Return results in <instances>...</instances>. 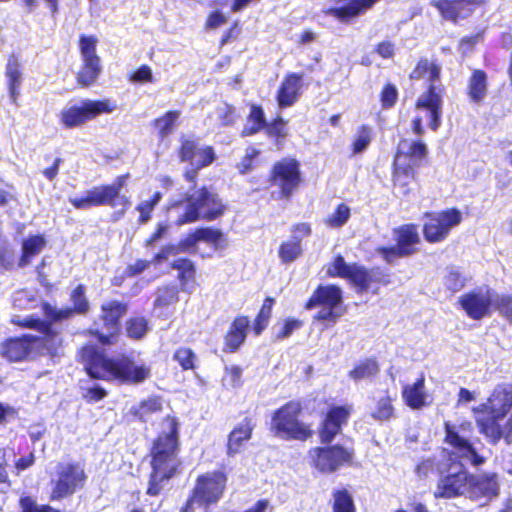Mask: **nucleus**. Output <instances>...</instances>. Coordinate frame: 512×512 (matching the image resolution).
Returning a JSON list of instances; mask_svg holds the SVG:
<instances>
[{
	"label": "nucleus",
	"mask_w": 512,
	"mask_h": 512,
	"mask_svg": "<svg viewBox=\"0 0 512 512\" xmlns=\"http://www.w3.org/2000/svg\"><path fill=\"white\" fill-rule=\"evenodd\" d=\"M445 443L451 447V460L458 461L459 468L451 467L446 475H442L434 490L435 498L451 499L466 495L468 492L469 474L464 469L466 465L479 466L484 463L472 443L469 435L473 431L470 421L460 424L445 423Z\"/></svg>",
	"instance_id": "f257e3e1"
},
{
	"label": "nucleus",
	"mask_w": 512,
	"mask_h": 512,
	"mask_svg": "<svg viewBox=\"0 0 512 512\" xmlns=\"http://www.w3.org/2000/svg\"><path fill=\"white\" fill-rule=\"evenodd\" d=\"M178 452V422L175 417L167 416L161 423L160 432L151 449L152 472L147 489L149 495H158L164 483L174 476L181 465Z\"/></svg>",
	"instance_id": "f03ea898"
},
{
	"label": "nucleus",
	"mask_w": 512,
	"mask_h": 512,
	"mask_svg": "<svg viewBox=\"0 0 512 512\" xmlns=\"http://www.w3.org/2000/svg\"><path fill=\"white\" fill-rule=\"evenodd\" d=\"M80 357L88 374L95 379L140 384L151 376L148 364L135 362L128 357L109 359L92 345L83 347Z\"/></svg>",
	"instance_id": "7ed1b4c3"
},
{
	"label": "nucleus",
	"mask_w": 512,
	"mask_h": 512,
	"mask_svg": "<svg viewBox=\"0 0 512 512\" xmlns=\"http://www.w3.org/2000/svg\"><path fill=\"white\" fill-rule=\"evenodd\" d=\"M440 67L428 60H420L416 68L411 73L412 79H426L430 82L428 90L423 93L416 102V107L425 116L430 119L429 126L432 130H437L440 126V117L442 111V96L433 84L439 79Z\"/></svg>",
	"instance_id": "20e7f679"
},
{
	"label": "nucleus",
	"mask_w": 512,
	"mask_h": 512,
	"mask_svg": "<svg viewBox=\"0 0 512 512\" xmlns=\"http://www.w3.org/2000/svg\"><path fill=\"white\" fill-rule=\"evenodd\" d=\"M128 175L118 176L110 185L95 186L87 190L81 197H70L69 202L79 210H86L92 206H110L117 204L127 208L130 201L126 196H120L122 188L126 185Z\"/></svg>",
	"instance_id": "39448f33"
},
{
	"label": "nucleus",
	"mask_w": 512,
	"mask_h": 512,
	"mask_svg": "<svg viewBox=\"0 0 512 512\" xmlns=\"http://www.w3.org/2000/svg\"><path fill=\"white\" fill-rule=\"evenodd\" d=\"M224 206L217 195L206 188L195 190L186 199L185 212L176 221L177 225L192 223L199 218L212 220L223 213Z\"/></svg>",
	"instance_id": "423d86ee"
},
{
	"label": "nucleus",
	"mask_w": 512,
	"mask_h": 512,
	"mask_svg": "<svg viewBox=\"0 0 512 512\" xmlns=\"http://www.w3.org/2000/svg\"><path fill=\"white\" fill-rule=\"evenodd\" d=\"M301 410L299 402L290 401L274 412L271 429L277 437L286 440H305L311 436L309 428L298 419Z\"/></svg>",
	"instance_id": "0eeeda50"
},
{
	"label": "nucleus",
	"mask_w": 512,
	"mask_h": 512,
	"mask_svg": "<svg viewBox=\"0 0 512 512\" xmlns=\"http://www.w3.org/2000/svg\"><path fill=\"white\" fill-rule=\"evenodd\" d=\"M199 242H205L209 244L215 251H222L228 246V241L220 230L212 228H200L187 235V237L183 239L178 246L169 245L164 247L154 256L153 262L160 263L167 260L170 256L178 254L179 252L195 251L196 245Z\"/></svg>",
	"instance_id": "6e6552de"
},
{
	"label": "nucleus",
	"mask_w": 512,
	"mask_h": 512,
	"mask_svg": "<svg viewBox=\"0 0 512 512\" xmlns=\"http://www.w3.org/2000/svg\"><path fill=\"white\" fill-rule=\"evenodd\" d=\"M116 104L109 99L84 100L80 105L63 109L60 113V122L65 128H74L83 125L101 114L112 113Z\"/></svg>",
	"instance_id": "1a4fd4ad"
},
{
	"label": "nucleus",
	"mask_w": 512,
	"mask_h": 512,
	"mask_svg": "<svg viewBox=\"0 0 512 512\" xmlns=\"http://www.w3.org/2000/svg\"><path fill=\"white\" fill-rule=\"evenodd\" d=\"M461 221L462 214L456 208L427 213L423 224L424 237L430 243L442 242Z\"/></svg>",
	"instance_id": "9d476101"
},
{
	"label": "nucleus",
	"mask_w": 512,
	"mask_h": 512,
	"mask_svg": "<svg viewBox=\"0 0 512 512\" xmlns=\"http://www.w3.org/2000/svg\"><path fill=\"white\" fill-rule=\"evenodd\" d=\"M327 274L349 280L360 291H365L371 283L380 281L382 275L378 269L367 270L357 264H347L342 256H337L328 266Z\"/></svg>",
	"instance_id": "9b49d317"
},
{
	"label": "nucleus",
	"mask_w": 512,
	"mask_h": 512,
	"mask_svg": "<svg viewBox=\"0 0 512 512\" xmlns=\"http://www.w3.org/2000/svg\"><path fill=\"white\" fill-rule=\"evenodd\" d=\"M85 480L86 474L82 465L70 462L59 463L51 499L60 500L72 495L77 489L83 487Z\"/></svg>",
	"instance_id": "f8f14e48"
},
{
	"label": "nucleus",
	"mask_w": 512,
	"mask_h": 512,
	"mask_svg": "<svg viewBox=\"0 0 512 512\" xmlns=\"http://www.w3.org/2000/svg\"><path fill=\"white\" fill-rule=\"evenodd\" d=\"M226 481V475L220 471L199 476L189 502L198 504L199 507L218 502L224 492Z\"/></svg>",
	"instance_id": "ddd939ff"
},
{
	"label": "nucleus",
	"mask_w": 512,
	"mask_h": 512,
	"mask_svg": "<svg viewBox=\"0 0 512 512\" xmlns=\"http://www.w3.org/2000/svg\"><path fill=\"white\" fill-rule=\"evenodd\" d=\"M497 296L491 288L482 286L461 295L458 303L469 318L480 320L490 314Z\"/></svg>",
	"instance_id": "4468645a"
},
{
	"label": "nucleus",
	"mask_w": 512,
	"mask_h": 512,
	"mask_svg": "<svg viewBox=\"0 0 512 512\" xmlns=\"http://www.w3.org/2000/svg\"><path fill=\"white\" fill-rule=\"evenodd\" d=\"M309 455L312 465L322 473H332L353 459L352 451L338 445L313 448Z\"/></svg>",
	"instance_id": "2eb2a0df"
},
{
	"label": "nucleus",
	"mask_w": 512,
	"mask_h": 512,
	"mask_svg": "<svg viewBox=\"0 0 512 512\" xmlns=\"http://www.w3.org/2000/svg\"><path fill=\"white\" fill-rule=\"evenodd\" d=\"M12 323L19 326L34 328L42 334L41 337L30 335L33 350L41 349L42 353L50 355L57 354L61 344V339L47 324L36 318L27 317L21 319L19 316L14 317L12 319Z\"/></svg>",
	"instance_id": "dca6fc26"
},
{
	"label": "nucleus",
	"mask_w": 512,
	"mask_h": 512,
	"mask_svg": "<svg viewBox=\"0 0 512 512\" xmlns=\"http://www.w3.org/2000/svg\"><path fill=\"white\" fill-rule=\"evenodd\" d=\"M397 244L392 247H379L377 252L390 264L397 259L414 253V246L419 242L417 228L414 225H406L396 231Z\"/></svg>",
	"instance_id": "f3484780"
},
{
	"label": "nucleus",
	"mask_w": 512,
	"mask_h": 512,
	"mask_svg": "<svg viewBox=\"0 0 512 512\" xmlns=\"http://www.w3.org/2000/svg\"><path fill=\"white\" fill-rule=\"evenodd\" d=\"M474 415L479 432L491 443L495 444L501 438H508L512 434V416L501 424L506 415H500L497 412H479Z\"/></svg>",
	"instance_id": "a211bd4d"
},
{
	"label": "nucleus",
	"mask_w": 512,
	"mask_h": 512,
	"mask_svg": "<svg viewBox=\"0 0 512 512\" xmlns=\"http://www.w3.org/2000/svg\"><path fill=\"white\" fill-rule=\"evenodd\" d=\"M101 319L104 323L102 330H96L98 340L101 344L106 345L112 343L111 339L117 335L119 331V319L125 314L127 308L124 304L112 300L107 301L101 306Z\"/></svg>",
	"instance_id": "6ab92c4d"
},
{
	"label": "nucleus",
	"mask_w": 512,
	"mask_h": 512,
	"mask_svg": "<svg viewBox=\"0 0 512 512\" xmlns=\"http://www.w3.org/2000/svg\"><path fill=\"white\" fill-rule=\"evenodd\" d=\"M299 181V170L296 161L284 160L274 166L273 183L280 187L282 197H290Z\"/></svg>",
	"instance_id": "aec40b11"
},
{
	"label": "nucleus",
	"mask_w": 512,
	"mask_h": 512,
	"mask_svg": "<svg viewBox=\"0 0 512 512\" xmlns=\"http://www.w3.org/2000/svg\"><path fill=\"white\" fill-rule=\"evenodd\" d=\"M512 408V384H500L496 386L486 403H482L472 409L473 414L479 412L500 413L507 415Z\"/></svg>",
	"instance_id": "412c9836"
},
{
	"label": "nucleus",
	"mask_w": 512,
	"mask_h": 512,
	"mask_svg": "<svg viewBox=\"0 0 512 512\" xmlns=\"http://www.w3.org/2000/svg\"><path fill=\"white\" fill-rule=\"evenodd\" d=\"M482 0H434L435 6L446 20L457 22L459 19L469 17Z\"/></svg>",
	"instance_id": "4be33fe9"
},
{
	"label": "nucleus",
	"mask_w": 512,
	"mask_h": 512,
	"mask_svg": "<svg viewBox=\"0 0 512 512\" xmlns=\"http://www.w3.org/2000/svg\"><path fill=\"white\" fill-rule=\"evenodd\" d=\"M352 410L351 405L330 408L319 432L322 442L329 443L340 433L342 425L347 422Z\"/></svg>",
	"instance_id": "5701e85b"
},
{
	"label": "nucleus",
	"mask_w": 512,
	"mask_h": 512,
	"mask_svg": "<svg viewBox=\"0 0 512 512\" xmlns=\"http://www.w3.org/2000/svg\"><path fill=\"white\" fill-rule=\"evenodd\" d=\"M180 158L199 170L214 161L215 153L212 147H199L196 141L187 138L182 140Z\"/></svg>",
	"instance_id": "b1692460"
},
{
	"label": "nucleus",
	"mask_w": 512,
	"mask_h": 512,
	"mask_svg": "<svg viewBox=\"0 0 512 512\" xmlns=\"http://www.w3.org/2000/svg\"><path fill=\"white\" fill-rule=\"evenodd\" d=\"M402 399L413 410H421L432 404V397L425 386V376L422 373L414 383L404 384L402 387Z\"/></svg>",
	"instance_id": "393cba45"
},
{
	"label": "nucleus",
	"mask_w": 512,
	"mask_h": 512,
	"mask_svg": "<svg viewBox=\"0 0 512 512\" xmlns=\"http://www.w3.org/2000/svg\"><path fill=\"white\" fill-rule=\"evenodd\" d=\"M499 492V484L495 474L470 475L467 497L474 500L485 498L491 500Z\"/></svg>",
	"instance_id": "a878e982"
},
{
	"label": "nucleus",
	"mask_w": 512,
	"mask_h": 512,
	"mask_svg": "<svg viewBox=\"0 0 512 512\" xmlns=\"http://www.w3.org/2000/svg\"><path fill=\"white\" fill-rule=\"evenodd\" d=\"M426 155L427 147L422 141L403 139L398 144L394 164L400 167L403 165H411L415 168Z\"/></svg>",
	"instance_id": "bb28decb"
},
{
	"label": "nucleus",
	"mask_w": 512,
	"mask_h": 512,
	"mask_svg": "<svg viewBox=\"0 0 512 512\" xmlns=\"http://www.w3.org/2000/svg\"><path fill=\"white\" fill-rule=\"evenodd\" d=\"M303 85V74L288 73L277 91L276 99L279 107L287 108L294 105L301 95Z\"/></svg>",
	"instance_id": "cd10ccee"
},
{
	"label": "nucleus",
	"mask_w": 512,
	"mask_h": 512,
	"mask_svg": "<svg viewBox=\"0 0 512 512\" xmlns=\"http://www.w3.org/2000/svg\"><path fill=\"white\" fill-rule=\"evenodd\" d=\"M33 350L30 335L20 338H12L1 346V354L9 361H21Z\"/></svg>",
	"instance_id": "c85d7f7f"
},
{
	"label": "nucleus",
	"mask_w": 512,
	"mask_h": 512,
	"mask_svg": "<svg viewBox=\"0 0 512 512\" xmlns=\"http://www.w3.org/2000/svg\"><path fill=\"white\" fill-rule=\"evenodd\" d=\"M342 302L341 289L334 286H320L306 303V309L310 310L318 305H327L329 307H336Z\"/></svg>",
	"instance_id": "c756f323"
},
{
	"label": "nucleus",
	"mask_w": 512,
	"mask_h": 512,
	"mask_svg": "<svg viewBox=\"0 0 512 512\" xmlns=\"http://www.w3.org/2000/svg\"><path fill=\"white\" fill-rule=\"evenodd\" d=\"M5 75L10 99L13 103H16L23 82V68L16 56L11 55L8 58Z\"/></svg>",
	"instance_id": "7c9ffc66"
},
{
	"label": "nucleus",
	"mask_w": 512,
	"mask_h": 512,
	"mask_svg": "<svg viewBox=\"0 0 512 512\" xmlns=\"http://www.w3.org/2000/svg\"><path fill=\"white\" fill-rule=\"evenodd\" d=\"M249 319L246 316H238L232 322L225 336V351L235 352L245 341Z\"/></svg>",
	"instance_id": "2f4dec72"
},
{
	"label": "nucleus",
	"mask_w": 512,
	"mask_h": 512,
	"mask_svg": "<svg viewBox=\"0 0 512 512\" xmlns=\"http://www.w3.org/2000/svg\"><path fill=\"white\" fill-rule=\"evenodd\" d=\"M253 429L254 424L251 419L245 418L231 431L227 444L229 456H234L240 452L243 444L251 438Z\"/></svg>",
	"instance_id": "473e14b6"
},
{
	"label": "nucleus",
	"mask_w": 512,
	"mask_h": 512,
	"mask_svg": "<svg viewBox=\"0 0 512 512\" xmlns=\"http://www.w3.org/2000/svg\"><path fill=\"white\" fill-rule=\"evenodd\" d=\"M378 0H343L340 7L331 8L327 13L339 20H346L369 9Z\"/></svg>",
	"instance_id": "72a5a7b5"
},
{
	"label": "nucleus",
	"mask_w": 512,
	"mask_h": 512,
	"mask_svg": "<svg viewBox=\"0 0 512 512\" xmlns=\"http://www.w3.org/2000/svg\"><path fill=\"white\" fill-rule=\"evenodd\" d=\"M163 410V400L161 397L152 396L142 400L139 404L131 408V413L141 421H148L153 414Z\"/></svg>",
	"instance_id": "f704fd0d"
},
{
	"label": "nucleus",
	"mask_w": 512,
	"mask_h": 512,
	"mask_svg": "<svg viewBox=\"0 0 512 512\" xmlns=\"http://www.w3.org/2000/svg\"><path fill=\"white\" fill-rule=\"evenodd\" d=\"M414 179V168L411 165H395L394 164V186L402 195H408L410 192V184Z\"/></svg>",
	"instance_id": "c9c22d12"
},
{
	"label": "nucleus",
	"mask_w": 512,
	"mask_h": 512,
	"mask_svg": "<svg viewBox=\"0 0 512 512\" xmlns=\"http://www.w3.org/2000/svg\"><path fill=\"white\" fill-rule=\"evenodd\" d=\"M371 416L376 421H389L395 416V408L393 406V399L385 392L384 395L379 397L375 406L371 411Z\"/></svg>",
	"instance_id": "e433bc0d"
},
{
	"label": "nucleus",
	"mask_w": 512,
	"mask_h": 512,
	"mask_svg": "<svg viewBox=\"0 0 512 512\" xmlns=\"http://www.w3.org/2000/svg\"><path fill=\"white\" fill-rule=\"evenodd\" d=\"M46 245V240L42 235L30 236L23 241V254L19 261L20 267H25L30 258L39 254Z\"/></svg>",
	"instance_id": "4c0bfd02"
},
{
	"label": "nucleus",
	"mask_w": 512,
	"mask_h": 512,
	"mask_svg": "<svg viewBox=\"0 0 512 512\" xmlns=\"http://www.w3.org/2000/svg\"><path fill=\"white\" fill-rule=\"evenodd\" d=\"M101 61H82L81 68L77 74L78 83L88 87L92 85L101 73Z\"/></svg>",
	"instance_id": "58836bf2"
},
{
	"label": "nucleus",
	"mask_w": 512,
	"mask_h": 512,
	"mask_svg": "<svg viewBox=\"0 0 512 512\" xmlns=\"http://www.w3.org/2000/svg\"><path fill=\"white\" fill-rule=\"evenodd\" d=\"M469 97L474 102L481 101L487 92V75L482 70H475L469 80Z\"/></svg>",
	"instance_id": "ea45409f"
},
{
	"label": "nucleus",
	"mask_w": 512,
	"mask_h": 512,
	"mask_svg": "<svg viewBox=\"0 0 512 512\" xmlns=\"http://www.w3.org/2000/svg\"><path fill=\"white\" fill-rule=\"evenodd\" d=\"M379 373V366L376 360L366 359L355 366L349 372V377L354 381L372 379Z\"/></svg>",
	"instance_id": "a19ab883"
},
{
	"label": "nucleus",
	"mask_w": 512,
	"mask_h": 512,
	"mask_svg": "<svg viewBox=\"0 0 512 512\" xmlns=\"http://www.w3.org/2000/svg\"><path fill=\"white\" fill-rule=\"evenodd\" d=\"M471 278L465 275L459 268H448L443 279L444 286L451 292L460 291Z\"/></svg>",
	"instance_id": "79ce46f5"
},
{
	"label": "nucleus",
	"mask_w": 512,
	"mask_h": 512,
	"mask_svg": "<svg viewBox=\"0 0 512 512\" xmlns=\"http://www.w3.org/2000/svg\"><path fill=\"white\" fill-rule=\"evenodd\" d=\"M265 125L264 112L261 107L253 105L242 130V136H251L259 132Z\"/></svg>",
	"instance_id": "37998d69"
},
{
	"label": "nucleus",
	"mask_w": 512,
	"mask_h": 512,
	"mask_svg": "<svg viewBox=\"0 0 512 512\" xmlns=\"http://www.w3.org/2000/svg\"><path fill=\"white\" fill-rule=\"evenodd\" d=\"M302 252L301 243L297 240L289 239L280 245L278 256L282 263L289 264L296 261L302 255Z\"/></svg>",
	"instance_id": "c03bdc74"
},
{
	"label": "nucleus",
	"mask_w": 512,
	"mask_h": 512,
	"mask_svg": "<svg viewBox=\"0 0 512 512\" xmlns=\"http://www.w3.org/2000/svg\"><path fill=\"white\" fill-rule=\"evenodd\" d=\"M98 44V38L93 35H82L79 39V50L81 55V61H101L97 55L96 47Z\"/></svg>",
	"instance_id": "a18cd8bd"
},
{
	"label": "nucleus",
	"mask_w": 512,
	"mask_h": 512,
	"mask_svg": "<svg viewBox=\"0 0 512 512\" xmlns=\"http://www.w3.org/2000/svg\"><path fill=\"white\" fill-rule=\"evenodd\" d=\"M162 198L161 192H155L148 200H142L137 206L136 210L139 212V222L145 224L151 219V214L155 206Z\"/></svg>",
	"instance_id": "49530a36"
},
{
	"label": "nucleus",
	"mask_w": 512,
	"mask_h": 512,
	"mask_svg": "<svg viewBox=\"0 0 512 512\" xmlns=\"http://www.w3.org/2000/svg\"><path fill=\"white\" fill-rule=\"evenodd\" d=\"M334 503L333 510L334 512H355V506L350 493L345 490H336L333 493Z\"/></svg>",
	"instance_id": "de8ad7c7"
},
{
	"label": "nucleus",
	"mask_w": 512,
	"mask_h": 512,
	"mask_svg": "<svg viewBox=\"0 0 512 512\" xmlns=\"http://www.w3.org/2000/svg\"><path fill=\"white\" fill-rule=\"evenodd\" d=\"M303 326V322L296 318H287L282 322H278L274 326L275 336L277 339H285L291 336V334L300 329Z\"/></svg>",
	"instance_id": "09e8293b"
},
{
	"label": "nucleus",
	"mask_w": 512,
	"mask_h": 512,
	"mask_svg": "<svg viewBox=\"0 0 512 512\" xmlns=\"http://www.w3.org/2000/svg\"><path fill=\"white\" fill-rule=\"evenodd\" d=\"M273 303L274 300L272 298H266L264 300L254 323V332L256 335L261 334V332L266 328L271 317Z\"/></svg>",
	"instance_id": "8fccbe9b"
},
{
	"label": "nucleus",
	"mask_w": 512,
	"mask_h": 512,
	"mask_svg": "<svg viewBox=\"0 0 512 512\" xmlns=\"http://www.w3.org/2000/svg\"><path fill=\"white\" fill-rule=\"evenodd\" d=\"M148 329V322L144 317H134L126 323L127 335L133 339H141L146 335Z\"/></svg>",
	"instance_id": "3c124183"
},
{
	"label": "nucleus",
	"mask_w": 512,
	"mask_h": 512,
	"mask_svg": "<svg viewBox=\"0 0 512 512\" xmlns=\"http://www.w3.org/2000/svg\"><path fill=\"white\" fill-rule=\"evenodd\" d=\"M179 118L178 111H169L164 116L156 119L155 125L159 131L160 137L163 139L168 136Z\"/></svg>",
	"instance_id": "603ef678"
},
{
	"label": "nucleus",
	"mask_w": 512,
	"mask_h": 512,
	"mask_svg": "<svg viewBox=\"0 0 512 512\" xmlns=\"http://www.w3.org/2000/svg\"><path fill=\"white\" fill-rule=\"evenodd\" d=\"M349 217L350 208L345 204H340L335 212L326 218L325 223L332 228H339L348 221Z\"/></svg>",
	"instance_id": "864d4df0"
},
{
	"label": "nucleus",
	"mask_w": 512,
	"mask_h": 512,
	"mask_svg": "<svg viewBox=\"0 0 512 512\" xmlns=\"http://www.w3.org/2000/svg\"><path fill=\"white\" fill-rule=\"evenodd\" d=\"M372 140V129L368 126H362L356 133L353 141V152L355 154L363 152Z\"/></svg>",
	"instance_id": "5fc2aeb1"
},
{
	"label": "nucleus",
	"mask_w": 512,
	"mask_h": 512,
	"mask_svg": "<svg viewBox=\"0 0 512 512\" xmlns=\"http://www.w3.org/2000/svg\"><path fill=\"white\" fill-rule=\"evenodd\" d=\"M178 301V291L175 287H164L158 290L155 300L156 307H168Z\"/></svg>",
	"instance_id": "6e6d98bb"
},
{
	"label": "nucleus",
	"mask_w": 512,
	"mask_h": 512,
	"mask_svg": "<svg viewBox=\"0 0 512 512\" xmlns=\"http://www.w3.org/2000/svg\"><path fill=\"white\" fill-rule=\"evenodd\" d=\"M71 300L74 304V310L78 313L88 311L89 303L85 297V289L83 285H78L71 294Z\"/></svg>",
	"instance_id": "4d7b16f0"
},
{
	"label": "nucleus",
	"mask_w": 512,
	"mask_h": 512,
	"mask_svg": "<svg viewBox=\"0 0 512 512\" xmlns=\"http://www.w3.org/2000/svg\"><path fill=\"white\" fill-rule=\"evenodd\" d=\"M495 308L499 313L512 322V295H499L495 300Z\"/></svg>",
	"instance_id": "13d9d810"
},
{
	"label": "nucleus",
	"mask_w": 512,
	"mask_h": 512,
	"mask_svg": "<svg viewBox=\"0 0 512 512\" xmlns=\"http://www.w3.org/2000/svg\"><path fill=\"white\" fill-rule=\"evenodd\" d=\"M216 113L222 124L226 126L233 124L237 118L235 108L227 103L220 104Z\"/></svg>",
	"instance_id": "bf43d9fd"
},
{
	"label": "nucleus",
	"mask_w": 512,
	"mask_h": 512,
	"mask_svg": "<svg viewBox=\"0 0 512 512\" xmlns=\"http://www.w3.org/2000/svg\"><path fill=\"white\" fill-rule=\"evenodd\" d=\"M174 358L184 370L192 369L194 367V354L188 348L178 349Z\"/></svg>",
	"instance_id": "052dcab7"
},
{
	"label": "nucleus",
	"mask_w": 512,
	"mask_h": 512,
	"mask_svg": "<svg viewBox=\"0 0 512 512\" xmlns=\"http://www.w3.org/2000/svg\"><path fill=\"white\" fill-rule=\"evenodd\" d=\"M173 268L179 271V279L184 280L185 273H188V278H194V266L189 259H178L174 261Z\"/></svg>",
	"instance_id": "680f3d73"
},
{
	"label": "nucleus",
	"mask_w": 512,
	"mask_h": 512,
	"mask_svg": "<svg viewBox=\"0 0 512 512\" xmlns=\"http://www.w3.org/2000/svg\"><path fill=\"white\" fill-rule=\"evenodd\" d=\"M398 97L397 89L392 84H387L381 93V102L384 108L392 107Z\"/></svg>",
	"instance_id": "e2e57ef3"
},
{
	"label": "nucleus",
	"mask_w": 512,
	"mask_h": 512,
	"mask_svg": "<svg viewBox=\"0 0 512 512\" xmlns=\"http://www.w3.org/2000/svg\"><path fill=\"white\" fill-rule=\"evenodd\" d=\"M259 155V151L253 147H249L246 150L245 156L238 164L240 173L245 174L252 168L254 159Z\"/></svg>",
	"instance_id": "0e129e2a"
},
{
	"label": "nucleus",
	"mask_w": 512,
	"mask_h": 512,
	"mask_svg": "<svg viewBox=\"0 0 512 512\" xmlns=\"http://www.w3.org/2000/svg\"><path fill=\"white\" fill-rule=\"evenodd\" d=\"M130 81L140 83L153 82V74L151 68L147 65L141 66L130 76Z\"/></svg>",
	"instance_id": "69168bd1"
},
{
	"label": "nucleus",
	"mask_w": 512,
	"mask_h": 512,
	"mask_svg": "<svg viewBox=\"0 0 512 512\" xmlns=\"http://www.w3.org/2000/svg\"><path fill=\"white\" fill-rule=\"evenodd\" d=\"M227 20L228 17L225 16L223 13H221L220 11H214L211 14H209L205 23V29H216L225 24Z\"/></svg>",
	"instance_id": "338daca9"
},
{
	"label": "nucleus",
	"mask_w": 512,
	"mask_h": 512,
	"mask_svg": "<svg viewBox=\"0 0 512 512\" xmlns=\"http://www.w3.org/2000/svg\"><path fill=\"white\" fill-rule=\"evenodd\" d=\"M292 240H297L301 243V240L308 237L311 234V226L309 223H298L291 228Z\"/></svg>",
	"instance_id": "774afa93"
}]
</instances>
